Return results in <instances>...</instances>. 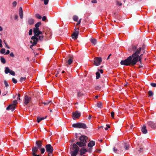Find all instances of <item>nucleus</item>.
Segmentation results:
<instances>
[{
  "instance_id": "obj_1",
  "label": "nucleus",
  "mask_w": 156,
  "mask_h": 156,
  "mask_svg": "<svg viewBox=\"0 0 156 156\" xmlns=\"http://www.w3.org/2000/svg\"><path fill=\"white\" fill-rule=\"evenodd\" d=\"M141 50V48H139L131 55L129 56L126 59L122 60L120 62L121 64L126 66H134L139 61L140 62V63H141V59L143 54H141L140 56L139 55Z\"/></svg>"
},
{
  "instance_id": "obj_2",
  "label": "nucleus",
  "mask_w": 156,
  "mask_h": 156,
  "mask_svg": "<svg viewBox=\"0 0 156 156\" xmlns=\"http://www.w3.org/2000/svg\"><path fill=\"white\" fill-rule=\"evenodd\" d=\"M80 148L75 144H73L72 146L70 145V153L71 156H76Z\"/></svg>"
},
{
  "instance_id": "obj_3",
  "label": "nucleus",
  "mask_w": 156,
  "mask_h": 156,
  "mask_svg": "<svg viewBox=\"0 0 156 156\" xmlns=\"http://www.w3.org/2000/svg\"><path fill=\"white\" fill-rule=\"evenodd\" d=\"M72 126L74 128H83V129H87V128L86 125L84 123H74L72 125Z\"/></svg>"
},
{
  "instance_id": "obj_4",
  "label": "nucleus",
  "mask_w": 156,
  "mask_h": 156,
  "mask_svg": "<svg viewBox=\"0 0 156 156\" xmlns=\"http://www.w3.org/2000/svg\"><path fill=\"white\" fill-rule=\"evenodd\" d=\"M79 26L77 28L76 27L74 29L75 32L72 35V38L74 40H76L78 38V35L79 34Z\"/></svg>"
},
{
  "instance_id": "obj_5",
  "label": "nucleus",
  "mask_w": 156,
  "mask_h": 156,
  "mask_svg": "<svg viewBox=\"0 0 156 156\" xmlns=\"http://www.w3.org/2000/svg\"><path fill=\"white\" fill-rule=\"evenodd\" d=\"M46 151L48 153H52L53 151V148L52 146L50 144H47L45 146Z\"/></svg>"
},
{
  "instance_id": "obj_6",
  "label": "nucleus",
  "mask_w": 156,
  "mask_h": 156,
  "mask_svg": "<svg viewBox=\"0 0 156 156\" xmlns=\"http://www.w3.org/2000/svg\"><path fill=\"white\" fill-rule=\"evenodd\" d=\"M102 61V58L100 57H96L94 58V64L95 66H98L100 65Z\"/></svg>"
},
{
  "instance_id": "obj_7",
  "label": "nucleus",
  "mask_w": 156,
  "mask_h": 156,
  "mask_svg": "<svg viewBox=\"0 0 156 156\" xmlns=\"http://www.w3.org/2000/svg\"><path fill=\"white\" fill-rule=\"evenodd\" d=\"M122 148V147H119V149H117L115 147L113 148V151L115 153L121 154L123 152Z\"/></svg>"
},
{
  "instance_id": "obj_8",
  "label": "nucleus",
  "mask_w": 156,
  "mask_h": 156,
  "mask_svg": "<svg viewBox=\"0 0 156 156\" xmlns=\"http://www.w3.org/2000/svg\"><path fill=\"white\" fill-rule=\"evenodd\" d=\"M33 32L34 34V36H36V37H38L39 36L40 34H42V32L39 30V29H34Z\"/></svg>"
},
{
  "instance_id": "obj_9",
  "label": "nucleus",
  "mask_w": 156,
  "mask_h": 156,
  "mask_svg": "<svg viewBox=\"0 0 156 156\" xmlns=\"http://www.w3.org/2000/svg\"><path fill=\"white\" fill-rule=\"evenodd\" d=\"M148 125L153 129H156V123L152 121H148L147 122Z\"/></svg>"
},
{
  "instance_id": "obj_10",
  "label": "nucleus",
  "mask_w": 156,
  "mask_h": 156,
  "mask_svg": "<svg viewBox=\"0 0 156 156\" xmlns=\"http://www.w3.org/2000/svg\"><path fill=\"white\" fill-rule=\"evenodd\" d=\"M31 39L33 40V41H30V43L33 44V45H35L38 41V38L36 36H32L31 37Z\"/></svg>"
},
{
  "instance_id": "obj_11",
  "label": "nucleus",
  "mask_w": 156,
  "mask_h": 156,
  "mask_svg": "<svg viewBox=\"0 0 156 156\" xmlns=\"http://www.w3.org/2000/svg\"><path fill=\"white\" fill-rule=\"evenodd\" d=\"M80 115L81 114L80 113L76 111L73 113V119L74 120H76V118L78 119Z\"/></svg>"
},
{
  "instance_id": "obj_12",
  "label": "nucleus",
  "mask_w": 156,
  "mask_h": 156,
  "mask_svg": "<svg viewBox=\"0 0 156 156\" xmlns=\"http://www.w3.org/2000/svg\"><path fill=\"white\" fill-rule=\"evenodd\" d=\"M120 147H122V149L123 150V151L124 150H128L129 149L130 147L129 144L126 143H123L122 145Z\"/></svg>"
},
{
  "instance_id": "obj_13",
  "label": "nucleus",
  "mask_w": 156,
  "mask_h": 156,
  "mask_svg": "<svg viewBox=\"0 0 156 156\" xmlns=\"http://www.w3.org/2000/svg\"><path fill=\"white\" fill-rule=\"evenodd\" d=\"M87 137L84 135L80 136L79 138V140L80 141L83 142L86 144L87 143Z\"/></svg>"
},
{
  "instance_id": "obj_14",
  "label": "nucleus",
  "mask_w": 156,
  "mask_h": 156,
  "mask_svg": "<svg viewBox=\"0 0 156 156\" xmlns=\"http://www.w3.org/2000/svg\"><path fill=\"white\" fill-rule=\"evenodd\" d=\"M73 56H70L68 61H66L65 63V65L67 66L68 65H69L71 64L73 62Z\"/></svg>"
},
{
  "instance_id": "obj_15",
  "label": "nucleus",
  "mask_w": 156,
  "mask_h": 156,
  "mask_svg": "<svg viewBox=\"0 0 156 156\" xmlns=\"http://www.w3.org/2000/svg\"><path fill=\"white\" fill-rule=\"evenodd\" d=\"M31 100V98L28 97L27 95H26L24 98V103L25 105H27L29 102Z\"/></svg>"
},
{
  "instance_id": "obj_16",
  "label": "nucleus",
  "mask_w": 156,
  "mask_h": 156,
  "mask_svg": "<svg viewBox=\"0 0 156 156\" xmlns=\"http://www.w3.org/2000/svg\"><path fill=\"white\" fill-rule=\"evenodd\" d=\"M16 108V106H15L14 104H12L9 105L6 108V109L7 110H11L12 111H13Z\"/></svg>"
},
{
  "instance_id": "obj_17",
  "label": "nucleus",
  "mask_w": 156,
  "mask_h": 156,
  "mask_svg": "<svg viewBox=\"0 0 156 156\" xmlns=\"http://www.w3.org/2000/svg\"><path fill=\"white\" fill-rule=\"evenodd\" d=\"M87 151V150L85 148H81L80 150V155L81 156L84 154H85Z\"/></svg>"
},
{
  "instance_id": "obj_18",
  "label": "nucleus",
  "mask_w": 156,
  "mask_h": 156,
  "mask_svg": "<svg viewBox=\"0 0 156 156\" xmlns=\"http://www.w3.org/2000/svg\"><path fill=\"white\" fill-rule=\"evenodd\" d=\"M42 141L41 140H38L36 141L35 143L36 145H37V148L40 149L42 147Z\"/></svg>"
},
{
  "instance_id": "obj_19",
  "label": "nucleus",
  "mask_w": 156,
  "mask_h": 156,
  "mask_svg": "<svg viewBox=\"0 0 156 156\" xmlns=\"http://www.w3.org/2000/svg\"><path fill=\"white\" fill-rule=\"evenodd\" d=\"M76 144L80 147H84L86 145V144L80 141L77 142Z\"/></svg>"
},
{
  "instance_id": "obj_20",
  "label": "nucleus",
  "mask_w": 156,
  "mask_h": 156,
  "mask_svg": "<svg viewBox=\"0 0 156 156\" xmlns=\"http://www.w3.org/2000/svg\"><path fill=\"white\" fill-rule=\"evenodd\" d=\"M141 131L144 134H146L147 132L146 126V125H144L142 127Z\"/></svg>"
},
{
  "instance_id": "obj_21",
  "label": "nucleus",
  "mask_w": 156,
  "mask_h": 156,
  "mask_svg": "<svg viewBox=\"0 0 156 156\" xmlns=\"http://www.w3.org/2000/svg\"><path fill=\"white\" fill-rule=\"evenodd\" d=\"M95 145V142L94 141H91L88 144L87 146L89 147H92Z\"/></svg>"
},
{
  "instance_id": "obj_22",
  "label": "nucleus",
  "mask_w": 156,
  "mask_h": 156,
  "mask_svg": "<svg viewBox=\"0 0 156 156\" xmlns=\"http://www.w3.org/2000/svg\"><path fill=\"white\" fill-rule=\"evenodd\" d=\"M38 149L39 148L36 147H33L32 149L33 153H37L38 151Z\"/></svg>"
},
{
  "instance_id": "obj_23",
  "label": "nucleus",
  "mask_w": 156,
  "mask_h": 156,
  "mask_svg": "<svg viewBox=\"0 0 156 156\" xmlns=\"http://www.w3.org/2000/svg\"><path fill=\"white\" fill-rule=\"evenodd\" d=\"M47 116H46L44 117H42L41 118H40L39 117H37V122L39 123L41 120H44L46 119L47 117Z\"/></svg>"
},
{
  "instance_id": "obj_24",
  "label": "nucleus",
  "mask_w": 156,
  "mask_h": 156,
  "mask_svg": "<svg viewBox=\"0 0 156 156\" xmlns=\"http://www.w3.org/2000/svg\"><path fill=\"white\" fill-rule=\"evenodd\" d=\"M19 15L20 18L21 19H22L23 18V11L21 7L20 8V11L19 12Z\"/></svg>"
},
{
  "instance_id": "obj_25",
  "label": "nucleus",
  "mask_w": 156,
  "mask_h": 156,
  "mask_svg": "<svg viewBox=\"0 0 156 156\" xmlns=\"http://www.w3.org/2000/svg\"><path fill=\"white\" fill-rule=\"evenodd\" d=\"M41 22H39L36 23L35 25V27L34 28V29H36L37 28L39 29V27L41 25Z\"/></svg>"
},
{
  "instance_id": "obj_26",
  "label": "nucleus",
  "mask_w": 156,
  "mask_h": 156,
  "mask_svg": "<svg viewBox=\"0 0 156 156\" xmlns=\"http://www.w3.org/2000/svg\"><path fill=\"white\" fill-rule=\"evenodd\" d=\"M90 40L91 43L94 45H95L96 44L97 40L96 39L91 38Z\"/></svg>"
},
{
  "instance_id": "obj_27",
  "label": "nucleus",
  "mask_w": 156,
  "mask_h": 156,
  "mask_svg": "<svg viewBox=\"0 0 156 156\" xmlns=\"http://www.w3.org/2000/svg\"><path fill=\"white\" fill-rule=\"evenodd\" d=\"M11 70L8 67H6L5 68V72L6 74H8L9 73L10 71Z\"/></svg>"
},
{
  "instance_id": "obj_28",
  "label": "nucleus",
  "mask_w": 156,
  "mask_h": 156,
  "mask_svg": "<svg viewBox=\"0 0 156 156\" xmlns=\"http://www.w3.org/2000/svg\"><path fill=\"white\" fill-rule=\"evenodd\" d=\"M98 108H102V103L101 102H99L96 104Z\"/></svg>"
},
{
  "instance_id": "obj_29",
  "label": "nucleus",
  "mask_w": 156,
  "mask_h": 156,
  "mask_svg": "<svg viewBox=\"0 0 156 156\" xmlns=\"http://www.w3.org/2000/svg\"><path fill=\"white\" fill-rule=\"evenodd\" d=\"M1 62L3 64H5L6 63V60L4 58L2 57H1L0 58Z\"/></svg>"
},
{
  "instance_id": "obj_30",
  "label": "nucleus",
  "mask_w": 156,
  "mask_h": 156,
  "mask_svg": "<svg viewBox=\"0 0 156 156\" xmlns=\"http://www.w3.org/2000/svg\"><path fill=\"white\" fill-rule=\"evenodd\" d=\"M96 79H98L100 77V76H101L100 73L99 72H97L96 73Z\"/></svg>"
},
{
  "instance_id": "obj_31",
  "label": "nucleus",
  "mask_w": 156,
  "mask_h": 156,
  "mask_svg": "<svg viewBox=\"0 0 156 156\" xmlns=\"http://www.w3.org/2000/svg\"><path fill=\"white\" fill-rule=\"evenodd\" d=\"M148 94L150 96H152L153 95V93L152 91L150 90L148 92Z\"/></svg>"
},
{
  "instance_id": "obj_32",
  "label": "nucleus",
  "mask_w": 156,
  "mask_h": 156,
  "mask_svg": "<svg viewBox=\"0 0 156 156\" xmlns=\"http://www.w3.org/2000/svg\"><path fill=\"white\" fill-rule=\"evenodd\" d=\"M51 101H46V102H43L42 104H44L45 105H48L50 103H51Z\"/></svg>"
},
{
  "instance_id": "obj_33",
  "label": "nucleus",
  "mask_w": 156,
  "mask_h": 156,
  "mask_svg": "<svg viewBox=\"0 0 156 156\" xmlns=\"http://www.w3.org/2000/svg\"><path fill=\"white\" fill-rule=\"evenodd\" d=\"M36 18L38 19H41V16L39 14H36L35 15Z\"/></svg>"
},
{
  "instance_id": "obj_34",
  "label": "nucleus",
  "mask_w": 156,
  "mask_h": 156,
  "mask_svg": "<svg viewBox=\"0 0 156 156\" xmlns=\"http://www.w3.org/2000/svg\"><path fill=\"white\" fill-rule=\"evenodd\" d=\"M5 49L4 48H2L0 51V52L1 54H3L5 53Z\"/></svg>"
},
{
  "instance_id": "obj_35",
  "label": "nucleus",
  "mask_w": 156,
  "mask_h": 156,
  "mask_svg": "<svg viewBox=\"0 0 156 156\" xmlns=\"http://www.w3.org/2000/svg\"><path fill=\"white\" fill-rule=\"evenodd\" d=\"M39 149L40 150L41 154H43L44 153L45 151V149L44 148H41V147L40 149Z\"/></svg>"
},
{
  "instance_id": "obj_36",
  "label": "nucleus",
  "mask_w": 156,
  "mask_h": 156,
  "mask_svg": "<svg viewBox=\"0 0 156 156\" xmlns=\"http://www.w3.org/2000/svg\"><path fill=\"white\" fill-rule=\"evenodd\" d=\"M4 84L5 85L6 87H7L9 86V84L7 81L6 80H5L4 81Z\"/></svg>"
},
{
  "instance_id": "obj_37",
  "label": "nucleus",
  "mask_w": 156,
  "mask_h": 156,
  "mask_svg": "<svg viewBox=\"0 0 156 156\" xmlns=\"http://www.w3.org/2000/svg\"><path fill=\"white\" fill-rule=\"evenodd\" d=\"M12 76H15V73L12 70H11L9 73Z\"/></svg>"
},
{
  "instance_id": "obj_38",
  "label": "nucleus",
  "mask_w": 156,
  "mask_h": 156,
  "mask_svg": "<svg viewBox=\"0 0 156 156\" xmlns=\"http://www.w3.org/2000/svg\"><path fill=\"white\" fill-rule=\"evenodd\" d=\"M101 88V86H97L95 87V90H100Z\"/></svg>"
},
{
  "instance_id": "obj_39",
  "label": "nucleus",
  "mask_w": 156,
  "mask_h": 156,
  "mask_svg": "<svg viewBox=\"0 0 156 156\" xmlns=\"http://www.w3.org/2000/svg\"><path fill=\"white\" fill-rule=\"evenodd\" d=\"M26 79V77H21L20 78V81L22 82L24 81Z\"/></svg>"
},
{
  "instance_id": "obj_40",
  "label": "nucleus",
  "mask_w": 156,
  "mask_h": 156,
  "mask_svg": "<svg viewBox=\"0 0 156 156\" xmlns=\"http://www.w3.org/2000/svg\"><path fill=\"white\" fill-rule=\"evenodd\" d=\"M76 22H77V23H76V26L77 27L78 25H79L81 22V20H79V21L78 22V20H74Z\"/></svg>"
},
{
  "instance_id": "obj_41",
  "label": "nucleus",
  "mask_w": 156,
  "mask_h": 156,
  "mask_svg": "<svg viewBox=\"0 0 156 156\" xmlns=\"http://www.w3.org/2000/svg\"><path fill=\"white\" fill-rule=\"evenodd\" d=\"M17 101L16 100H14L12 102V104H14V105H15V106H16V104H17Z\"/></svg>"
},
{
  "instance_id": "obj_42",
  "label": "nucleus",
  "mask_w": 156,
  "mask_h": 156,
  "mask_svg": "<svg viewBox=\"0 0 156 156\" xmlns=\"http://www.w3.org/2000/svg\"><path fill=\"white\" fill-rule=\"evenodd\" d=\"M12 82L13 83H16L17 82V80L14 78H12Z\"/></svg>"
},
{
  "instance_id": "obj_43",
  "label": "nucleus",
  "mask_w": 156,
  "mask_h": 156,
  "mask_svg": "<svg viewBox=\"0 0 156 156\" xmlns=\"http://www.w3.org/2000/svg\"><path fill=\"white\" fill-rule=\"evenodd\" d=\"M38 40H39L40 41H42L43 40V38L44 36H39L38 37Z\"/></svg>"
},
{
  "instance_id": "obj_44",
  "label": "nucleus",
  "mask_w": 156,
  "mask_h": 156,
  "mask_svg": "<svg viewBox=\"0 0 156 156\" xmlns=\"http://www.w3.org/2000/svg\"><path fill=\"white\" fill-rule=\"evenodd\" d=\"M151 85L153 87H156V83H151Z\"/></svg>"
},
{
  "instance_id": "obj_45",
  "label": "nucleus",
  "mask_w": 156,
  "mask_h": 156,
  "mask_svg": "<svg viewBox=\"0 0 156 156\" xmlns=\"http://www.w3.org/2000/svg\"><path fill=\"white\" fill-rule=\"evenodd\" d=\"M87 151L90 153H91L92 152V148L90 147L88 150H87Z\"/></svg>"
},
{
  "instance_id": "obj_46",
  "label": "nucleus",
  "mask_w": 156,
  "mask_h": 156,
  "mask_svg": "<svg viewBox=\"0 0 156 156\" xmlns=\"http://www.w3.org/2000/svg\"><path fill=\"white\" fill-rule=\"evenodd\" d=\"M32 155L33 156H41V154H37V155L36 153H32Z\"/></svg>"
},
{
  "instance_id": "obj_47",
  "label": "nucleus",
  "mask_w": 156,
  "mask_h": 156,
  "mask_svg": "<svg viewBox=\"0 0 156 156\" xmlns=\"http://www.w3.org/2000/svg\"><path fill=\"white\" fill-rule=\"evenodd\" d=\"M138 153H142L143 151V148H140V149L139 150H138Z\"/></svg>"
},
{
  "instance_id": "obj_48",
  "label": "nucleus",
  "mask_w": 156,
  "mask_h": 156,
  "mask_svg": "<svg viewBox=\"0 0 156 156\" xmlns=\"http://www.w3.org/2000/svg\"><path fill=\"white\" fill-rule=\"evenodd\" d=\"M78 17L77 16H73V20H78Z\"/></svg>"
},
{
  "instance_id": "obj_49",
  "label": "nucleus",
  "mask_w": 156,
  "mask_h": 156,
  "mask_svg": "<svg viewBox=\"0 0 156 156\" xmlns=\"http://www.w3.org/2000/svg\"><path fill=\"white\" fill-rule=\"evenodd\" d=\"M48 0H44V3L45 5H47L48 2Z\"/></svg>"
},
{
  "instance_id": "obj_50",
  "label": "nucleus",
  "mask_w": 156,
  "mask_h": 156,
  "mask_svg": "<svg viewBox=\"0 0 156 156\" xmlns=\"http://www.w3.org/2000/svg\"><path fill=\"white\" fill-rule=\"evenodd\" d=\"M16 4H17V3H16V1H14V2H13L12 3L13 6L14 7L16 6Z\"/></svg>"
},
{
  "instance_id": "obj_51",
  "label": "nucleus",
  "mask_w": 156,
  "mask_h": 156,
  "mask_svg": "<svg viewBox=\"0 0 156 156\" xmlns=\"http://www.w3.org/2000/svg\"><path fill=\"white\" fill-rule=\"evenodd\" d=\"M111 115L113 118H114V112H111Z\"/></svg>"
},
{
  "instance_id": "obj_52",
  "label": "nucleus",
  "mask_w": 156,
  "mask_h": 156,
  "mask_svg": "<svg viewBox=\"0 0 156 156\" xmlns=\"http://www.w3.org/2000/svg\"><path fill=\"white\" fill-rule=\"evenodd\" d=\"M10 56L11 57H15V55L13 52H11L10 54Z\"/></svg>"
},
{
  "instance_id": "obj_53",
  "label": "nucleus",
  "mask_w": 156,
  "mask_h": 156,
  "mask_svg": "<svg viewBox=\"0 0 156 156\" xmlns=\"http://www.w3.org/2000/svg\"><path fill=\"white\" fill-rule=\"evenodd\" d=\"M32 29H31L30 30L29 32V34L30 35H31L32 34Z\"/></svg>"
},
{
  "instance_id": "obj_54",
  "label": "nucleus",
  "mask_w": 156,
  "mask_h": 156,
  "mask_svg": "<svg viewBox=\"0 0 156 156\" xmlns=\"http://www.w3.org/2000/svg\"><path fill=\"white\" fill-rule=\"evenodd\" d=\"M116 3L117 5H119V6H121L122 5V4L121 3L117 1L116 2Z\"/></svg>"
},
{
  "instance_id": "obj_55",
  "label": "nucleus",
  "mask_w": 156,
  "mask_h": 156,
  "mask_svg": "<svg viewBox=\"0 0 156 156\" xmlns=\"http://www.w3.org/2000/svg\"><path fill=\"white\" fill-rule=\"evenodd\" d=\"M2 41L1 39H0V47L2 48Z\"/></svg>"
},
{
  "instance_id": "obj_56",
  "label": "nucleus",
  "mask_w": 156,
  "mask_h": 156,
  "mask_svg": "<svg viewBox=\"0 0 156 156\" xmlns=\"http://www.w3.org/2000/svg\"><path fill=\"white\" fill-rule=\"evenodd\" d=\"M77 94H78V95H78V97H80V96H81L82 95H83V94H81V93H80V92H78Z\"/></svg>"
},
{
  "instance_id": "obj_57",
  "label": "nucleus",
  "mask_w": 156,
  "mask_h": 156,
  "mask_svg": "<svg viewBox=\"0 0 156 156\" xmlns=\"http://www.w3.org/2000/svg\"><path fill=\"white\" fill-rule=\"evenodd\" d=\"M91 2L92 3H96L97 2V1L96 0H92Z\"/></svg>"
},
{
  "instance_id": "obj_58",
  "label": "nucleus",
  "mask_w": 156,
  "mask_h": 156,
  "mask_svg": "<svg viewBox=\"0 0 156 156\" xmlns=\"http://www.w3.org/2000/svg\"><path fill=\"white\" fill-rule=\"evenodd\" d=\"M132 48L134 50H135L136 49V48H137V46H133V47H132Z\"/></svg>"
},
{
  "instance_id": "obj_59",
  "label": "nucleus",
  "mask_w": 156,
  "mask_h": 156,
  "mask_svg": "<svg viewBox=\"0 0 156 156\" xmlns=\"http://www.w3.org/2000/svg\"><path fill=\"white\" fill-rule=\"evenodd\" d=\"M119 20H114V23H119Z\"/></svg>"
},
{
  "instance_id": "obj_60",
  "label": "nucleus",
  "mask_w": 156,
  "mask_h": 156,
  "mask_svg": "<svg viewBox=\"0 0 156 156\" xmlns=\"http://www.w3.org/2000/svg\"><path fill=\"white\" fill-rule=\"evenodd\" d=\"M9 52H10L9 51V50H7V51L5 54L6 55L9 54Z\"/></svg>"
},
{
  "instance_id": "obj_61",
  "label": "nucleus",
  "mask_w": 156,
  "mask_h": 156,
  "mask_svg": "<svg viewBox=\"0 0 156 156\" xmlns=\"http://www.w3.org/2000/svg\"><path fill=\"white\" fill-rule=\"evenodd\" d=\"M87 22V21L86 20H84L83 22H82V23L83 24H85Z\"/></svg>"
},
{
  "instance_id": "obj_62",
  "label": "nucleus",
  "mask_w": 156,
  "mask_h": 156,
  "mask_svg": "<svg viewBox=\"0 0 156 156\" xmlns=\"http://www.w3.org/2000/svg\"><path fill=\"white\" fill-rule=\"evenodd\" d=\"M47 17L46 16H43V18H42V20H46Z\"/></svg>"
},
{
  "instance_id": "obj_63",
  "label": "nucleus",
  "mask_w": 156,
  "mask_h": 156,
  "mask_svg": "<svg viewBox=\"0 0 156 156\" xmlns=\"http://www.w3.org/2000/svg\"><path fill=\"white\" fill-rule=\"evenodd\" d=\"M98 70L100 71V72L101 73H103V71L102 69H98Z\"/></svg>"
},
{
  "instance_id": "obj_64",
  "label": "nucleus",
  "mask_w": 156,
  "mask_h": 156,
  "mask_svg": "<svg viewBox=\"0 0 156 156\" xmlns=\"http://www.w3.org/2000/svg\"><path fill=\"white\" fill-rule=\"evenodd\" d=\"M18 16L17 15H15L14 16V19H17L18 18Z\"/></svg>"
}]
</instances>
